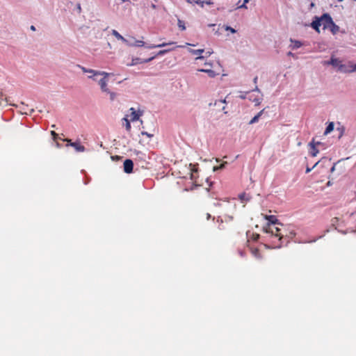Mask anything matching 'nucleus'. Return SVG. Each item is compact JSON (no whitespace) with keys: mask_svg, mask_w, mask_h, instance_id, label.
Instances as JSON below:
<instances>
[{"mask_svg":"<svg viewBox=\"0 0 356 356\" xmlns=\"http://www.w3.org/2000/svg\"><path fill=\"white\" fill-rule=\"evenodd\" d=\"M266 232L270 233L273 238L277 239V242H280V245L283 243H287L289 240L287 238H292L295 234L293 232H289L288 234L286 230L284 228V225L282 223L275 225H268L266 228Z\"/></svg>","mask_w":356,"mask_h":356,"instance_id":"nucleus-1","label":"nucleus"},{"mask_svg":"<svg viewBox=\"0 0 356 356\" xmlns=\"http://www.w3.org/2000/svg\"><path fill=\"white\" fill-rule=\"evenodd\" d=\"M318 19L320 20L321 26H323V29H327L330 26V23L332 22V17L327 13L323 14Z\"/></svg>","mask_w":356,"mask_h":356,"instance_id":"nucleus-2","label":"nucleus"},{"mask_svg":"<svg viewBox=\"0 0 356 356\" xmlns=\"http://www.w3.org/2000/svg\"><path fill=\"white\" fill-rule=\"evenodd\" d=\"M189 52L191 53L193 55L197 56V58H195L196 60H199V59L202 60L204 57L209 56L212 54L211 51H209L205 52V56H202L201 54L204 52V49H190Z\"/></svg>","mask_w":356,"mask_h":356,"instance_id":"nucleus-3","label":"nucleus"},{"mask_svg":"<svg viewBox=\"0 0 356 356\" xmlns=\"http://www.w3.org/2000/svg\"><path fill=\"white\" fill-rule=\"evenodd\" d=\"M322 145V143L321 142H316L315 143L314 142V139H313L309 144V146L310 147V154L312 156L314 157L316 156L319 151L318 149L316 148V146H319V145Z\"/></svg>","mask_w":356,"mask_h":356,"instance_id":"nucleus-4","label":"nucleus"},{"mask_svg":"<svg viewBox=\"0 0 356 356\" xmlns=\"http://www.w3.org/2000/svg\"><path fill=\"white\" fill-rule=\"evenodd\" d=\"M129 111L131 112L129 117L130 120L132 122L136 121L139 120L140 117L143 115V111L138 110L136 111L134 108H131L129 109Z\"/></svg>","mask_w":356,"mask_h":356,"instance_id":"nucleus-5","label":"nucleus"},{"mask_svg":"<svg viewBox=\"0 0 356 356\" xmlns=\"http://www.w3.org/2000/svg\"><path fill=\"white\" fill-rule=\"evenodd\" d=\"M154 58H155V56H152L151 58H149L145 59V60H142L140 58H133L132 60H131V63H127L126 65L127 66H133V65H137L138 63H148V62L152 60Z\"/></svg>","mask_w":356,"mask_h":356,"instance_id":"nucleus-6","label":"nucleus"},{"mask_svg":"<svg viewBox=\"0 0 356 356\" xmlns=\"http://www.w3.org/2000/svg\"><path fill=\"white\" fill-rule=\"evenodd\" d=\"M111 33L113 36H115L118 40H121L123 43L127 44V46H131L132 44L130 43L129 40L124 38L122 35H121L116 30H112Z\"/></svg>","mask_w":356,"mask_h":356,"instance_id":"nucleus-7","label":"nucleus"},{"mask_svg":"<svg viewBox=\"0 0 356 356\" xmlns=\"http://www.w3.org/2000/svg\"><path fill=\"white\" fill-rule=\"evenodd\" d=\"M134 163L131 159H126L124 161V170L126 173H131L133 171Z\"/></svg>","mask_w":356,"mask_h":356,"instance_id":"nucleus-8","label":"nucleus"},{"mask_svg":"<svg viewBox=\"0 0 356 356\" xmlns=\"http://www.w3.org/2000/svg\"><path fill=\"white\" fill-rule=\"evenodd\" d=\"M108 80L106 77H103L99 81V85L100 86L101 90L103 92H110V90L108 88L107 84Z\"/></svg>","mask_w":356,"mask_h":356,"instance_id":"nucleus-9","label":"nucleus"},{"mask_svg":"<svg viewBox=\"0 0 356 356\" xmlns=\"http://www.w3.org/2000/svg\"><path fill=\"white\" fill-rule=\"evenodd\" d=\"M338 71L343 73H351V63L349 62L347 64H340Z\"/></svg>","mask_w":356,"mask_h":356,"instance_id":"nucleus-10","label":"nucleus"},{"mask_svg":"<svg viewBox=\"0 0 356 356\" xmlns=\"http://www.w3.org/2000/svg\"><path fill=\"white\" fill-rule=\"evenodd\" d=\"M70 146L74 147L75 150L79 152H83L86 149L85 147L82 145L79 141L71 143Z\"/></svg>","mask_w":356,"mask_h":356,"instance_id":"nucleus-11","label":"nucleus"},{"mask_svg":"<svg viewBox=\"0 0 356 356\" xmlns=\"http://www.w3.org/2000/svg\"><path fill=\"white\" fill-rule=\"evenodd\" d=\"M329 65H332L333 67H337V70L339 69L340 64H342V61L338 58H334L333 56L331 58L330 60L327 63Z\"/></svg>","mask_w":356,"mask_h":356,"instance_id":"nucleus-12","label":"nucleus"},{"mask_svg":"<svg viewBox=\"0 0 356 356\" xmlns=\"http://www.w3.org/2000/svg\"><path fill=\"white\" fill-rule=\"evenodd\" d=\"M199 71L207 73L210 77H214L218 74V72H216L215 70H212L211 68H202V69L199 70Z\"/></svg>","mask_w":356,"mask_h":356,"instance_id":"nucleus-13","label":"nucleus"},{"mask_svg":"<svg viewBox=\"0 0 356 356\" xmlns=\"http://www.w3.org/2000/svg\"><path fill=\"white\" fill-rule=\"evenodd\" d=\"M175 42H163L161 44H152V45H147L146 46V48L147 49H154V48H159V47H165L167 45H170V44H174Z\"/></svg>","mask_w":356,"mask_h":356,"instance_id":"nucleus-14","label":"nucleus"},{"mask_svg":"<svg viewBox=\"0 0 356 356\" xmlns=\"http://www.w3.org/2000/svg\"><path fill=\"white\" fill-rule=\"evenodd\" d=\"M327 29L332 32V34H336L339 31V26H337L333 21L330 23V26Z\"/></svg>","mask_w":356,"mask_h":356,"instance_id":"nucleus-15","label":"nucleus"},{"mask_svg":"<svg viewBox=\"0 0 356 356\" xmlns=\"http://www.w3.org/2000/svg\"><path fill=\"white\" fill-rule=\"evenodd\" d=\"M265 218L269 222L268 225L279 224L278 220L275 216H266Z\"/></svg>","mask_w":356,"mask_h":356,"instance_id":"nucleus-16","label":"nucleus"},{"mask_svg":"<svg viewBox=\"0 0 356 356\" xmlns=\"http://www.w3.org/2000/svg\"><path fill=\"white\" fill-rule=\"evenodd\" d=\"M250 249V252H251L252 254L255 258L259 259L261 257L260 250L257 248L251 247Z\"/></svg>","mask_w":356,"mask_h":356,"instance_id":"nucleus-17","label":"nucleus"},{"mask_svg":"<svg viewBox=\"0 0 356 356\" xmlns=\"http://www.w3.org/2000/svg\"><path fill=\"white\" fill-rule=\"evenodd\" d=\"M321 26V24L320 22V20L318 17H316V19L313 21L312 23V27L315 29L318 33H320L319 27Z\"/></svg>","mask_w":356,"mask_h":356,"instance_id":"nucleus-18","label":"nucleus"},{"mask_svg":"<svg viewBox=\"0 0 356 356\" xmlns=\"http://www.w3.org/2000/svg\"><path fill=\"white\" fill-rule=\"evenodd\" d=\"M195 2L198 4L200 7L203 8L204 4L212 5L213 2L211 0H195Z\"/></svg>","mask_w":356,"mask_h":356,"instance_id":"nucleus-19","label":"nucleus"},{"mask_svg":"<svg viewBox=\"0 0 356 356\" xmlns=\"http://www.w3.org/2000/svg\"><path fill=\"white\" fill-rule=\"evenodd\" d=\"M264 109L261 110V111H259L250 121V124H254L255 122H257L259 118L261 116L263 112H264Z\"/></svg>","mask_w":356,"mask_h":356,"instance_id":"nucleus-20","label":"nucleus"},{"mask_svg":"<svg viewBox=\"0 0 356 356\" xmlns=\"http://www.w3.org/2000/svg\"><path fill=\"white\" fill-rule=\"evenodd\" d=\"M291 42L293 44V45H292L293 49H298L302 45V42L298 40H293L291 39Z\"/></svg>","mask_w":356,"mask_h":356,"instance_id":"nucleus-21","label":"nucleus"},{"mask_svg":"<svg viewBox=\"0 0 356 356\" xmlns=\"http://www.w3.org/2000/svg\"><path fill=\"white\" fill-rule=\"evenodd\" d=\"M81 69L82 70V71L85 73H90L92 74V76H95V75H97V73H99L98 71H95L94 70H91V69H87L84 67H80Z\"/></svg>","mask_w":356,"mask_h":356,"instance_id":"nucleus-22","label":"nucleus"},{"mask_svg":"<svg viewBox=\"0 0 356 356\" xmlns=\"http://www.w3.org/2000/svg\"><path fill=\"white\" fill-rule=\"evenodd\" d=\"M123 121H124L125 122V129L126 130L129 132L131 129V123H130V121L129 120H128V118L127 117L124 118L122 119Z\"/></svg>","mask_w":356,"mask_h":356,"instance_id":"nucleus-23","label":"nucleus"},{"mask_svg":"<svg viewBox=\"0 0 356 356\" xmlns=\"http://www.w3.org/2000/svg\"><path fill=\"white\" fill-rule=\"evenodd\" d=\"M197 168H195V165H193L191 163L189 164V174L191 176V179H193V172H197Z\"/></svg>","mask_w":356,"mask_h":356,"instance_id":"nucleus-24","label":"nucleus"},{"mask_svg":"<svg viewBox=\"0 0 356 356\" xmlns=\"http://www.w3.org/2000/svg\"><path fill=\"white\" fill-rule=\"evenodd\" d=\"M333 129H334V123H333V122H330V123L327 125V127H326L324 134H325V135L328 134L329 133H330L331 131H333Z\"/></svg>","mask_w":356,"mask_h":356,"instance_id":"nucleus-25","label":"nucleus"},{"mask_svg":"<svg viewBox=\"0 0 356 356\" xmlns=\"http://www.w3.org/2000/svg\"><path fill=\"white\" fill-rule=\"evenodd\" d=\"M130 43L132 44L131 46H135V47H143L145 45V42L143 40H134V42H130Z\"/></svg>","mask_w":356,"mask_h":356,"instance_id":"nucleus-26","label":"nucleus"},{"mask_svg":"<svg viewBox=\"0 0 356 356\" xmlns=\"http://www.w3.org/2000/svg\"><path fill=\"white\" fill-rule=\"evenodd\" d=\"M178 26L181 31H184L186 29V26L184 22L180 19H178Z\"/></svg>","mask_w":356,"mask_h":356,"instance_id":"nucleus-27","label":"nucleus"},{"mask_svg":"<svg viewBox=\"0 0 356 356\" xmlns=\"http://www.w3.org/2000/svg\"><path fill=\"white\" fill-rule=\"evenodd\" d=\"M227 163V162H224V163H221L219 166H214L213 171H216L218 170H221V169L224 168Z\"/></svg>","mask_w":356,"mask_h":356,"instance_id":"nucleus-28","label":"nucleus"},{"mask_svg":"<svg viewBox=\"0 0 356 356\" xmlns=\"http://www.w3.org/2000/svg\"><path fill=\"white\" fill-rule=\"evenodd\" d=\"M106 93L109 95L111 101H113L115 99V97H117V94L111 90H110V92H106Z\"/></svg>","mask_w":356,"mask_h":356,"instance_id":"nucleus-29","label":"nucleus"},{"mask_svg":"<svg viewBox=\"0 0 356 356\" xmlns=\"http://www.w3.org/2000/svg\"><path fill=\"white\" fill-rule=\"evenodd\" d=\"M246 194L245 193H242V194H240L239 195V199L243 202V201H248L249 200L248 197H246Z\"/></svg>","mask_w":356,"mask_h":356,"instance_id":"nucleus-30","label":"nucleus"},{"mask_svg":"<svg viewBox=\"0 0 356 356\" xmlns=\"http://www.w3.org/2000/svg\"><path fill=\"white\" fill-rule=\"evenodd\" d=\"M173 49H174V48L170 49H163V50H161V51H159L158 52L157 55H163V54H165L168 53V51H172Z\"/></svg>","mask_w":356,"mask_h":356,"instance_id":"nucleus-31","label":"nucleus"},{"mask_svg":"<svg viewBox=\"0 0 356 356\" xmlns=\"http://www.w3.org/2000/svg\"><path fill=\"white\" fill-rule=\"evenodd\" d=\"M99 73H97V75H103L104 77H106V79H107V77L109 76V73H107L106 72H100V71H98Z\"/></svg>","mask_w":356,"mask_h":356,"instance_id":"nucleus-32","label":"nucleus"},{"mask_svg":"<svg viewBox=\"0 0 356 356\" xmlns=\"http://www.w3.org/2000/svg\"><path fill=\"white\" fill-rule=\"evenodd\" d=\"M249 1V0H244L243 3L238 7V8H247L245 4Z\"/></svg>","mask_w":356,"mask_h":356,"instance_id":"nucleus-33","label":"nucleus"},{"mask_svg":"<svg viewBox=\"0 0 356 356\" xmlns=\"http://www.w3.org/2000/svg\"><path fill=\"white\" fill-rule=\"evenodd\" d=\"M141 134H142L143 136H147L148 138H152V137H153V134H149V133H147V131H142V132H141Z\"/></svg>","mask_w":356,"mask_h":356,"instance_id":"nucleus-34","label":"nucleus"},{"mask_svg":"<svg viewBox=\"0 0 356 356\" xmlns=\"http://www.w3.org/2000/svg\"><path fill=\"white\" fill-rule=\"evenodd\" d=\"M225 30H227V31H230V32H232V33H236V30H235L234 29L232 28L231 26H227V27L225 28Z\"/></svg>","mask_w":356,"mask_h":356,"instance_id":"nucleus-35","label":"nucleus"},{"mask_svg":"<svg viewBox=\"0 0 356 356\" xmlns=\"http://www.w3.org/2000/svg\"><path fill=\"white\" fill-rule=\"evenodd\" d=\"M51 135L53 136V139L54 140H56L57 139L58 134L54 131H51Z\"/></svg>","mask_w":356,"mask_h":356,"instance_id":"nucleus-36","label":"nucleus"},{"mask_svg":"<svg viewBox=\"0 0 356 356\" xmlns=\"http://www.w3.org/2000/svg\"><path fill=\"white\" fill-rule=\"evenodd\" d=\"M252 101L255 103L256 106L260 104L261 103L260 99H254Z\"/></svg>","mask_w":356,"mask_h":356,"instance_id":"nucleus-37","label":"nucleus"},{"mask_svg":"<svg viewBox=\"0 0 356 356\" xmlns=\"http://www.w3.org/2000/svg\"><path fill=\"white\" fill-rule=\"evenodd\" d=\"M318 162L316 163V164L313 166L312 168H307L306 172L309 173L314 168H315L318 165Z\"/></svg>","mask_w":356,"mask_h":356,"instance_id":"nucleus-38","label":"nucleus"},{"mask_svg":"<svg viewBox=\"0 0 356 356\" xmlns=\"http://www.w3.org/2000/svg\"><path fill=\"white\" fill-rule=\"evenodd\" d=\"M356 72V64L353 65L351 63V72Z\"/></svg>","mask_w":356,"mask_h":356,"instance_id":"nucleus-39","label":"nucleus"},{"mask_svg":"<svg viewBox=\"0 0 356 356\" xmlns=\"http://www.w3.org/2000/svg\"><path fill=\"white\" fill-rule=\"evenodd\" d=\"M225 104V100H219L218 102H216L215 103V105H217V104Z\"/></svg>","mask_w":356,"mask_h":356,"instance_id":"nucleus-40","label":"nucleus"},{"mask_svg":"<svg viewBox=\"0 0 356 356\" xmlns=\"http://www.w3.org/2000/svg\"><path fill=\"white\" fill-rule=\"evenodd\" d=\"M63 141L67 142L68 143L67 145H70V143H72V140L68 138L63 139Z\"/></svg>","mask_w":356,"mask_h":356,"instance_id":"nucleus-41","label":"nucleus"},{"mask_svg":"<svg viewBox=\"0 0 356 356\" xmlns=\"http://www.w3.org/2000/svg\"><path fill=\"white\" fill-rule=\"evenodd\" d=\"M204 66H205V67H204V68H210V67H211V64H210V63H204Z\"/></svg>","mask_w":356,"mask_h":356,"instance_id":"nucleus-42","label":"nucleus"},{"mask_svg":"<svg viewBox=\"0 0 356 356\" xmlns=\"http://www.w3.org/2000/svg\"><path fill=\"white\" fill-rule=\"evenodd\" d=\"M30 29L31 31H35V27L33 25L31 26Z\"/></svg>","mask_w":356,"mask_h":356,"instance_id":"nucleus-43","label":"nucleus"},{"mask_svg":"<svg viewBox=\"0 0 356 356\" xmlns=\"http://www.w3.org/2000/svg\"><path fill=\"white\" fill-rule=\"evenodd\" d=\"M257 79H258V77L256 76L254 79V82L256 83L257 81Z\"/></svg>","mask_w":356,"mask_h":356,"instance_id":"nucleus-44","label":"nucleus"},{"mask_svg":"<svg viewBox=\"0 0 356 356\" xmlns=\"http://www.w3.org/2000/svg\"><path fill=\"white\" fill-rule=\"evenodd\" d=\"M288 55H289V56H293V53H291V52H289V53H288Z\"/></svg>","mask_w":356,"mask_h":356,"instance_id":"nucleus-45","label":"nucleus"},{"mask_svg":"<svg viewBox=\"0 0 356 356\" xmlns=\"http://www.w3.org/2000/svg\"><path fill=\"white\" fill-rule=\"evenodd\" d=\"M152 8H156V6L154 4H152Z\"/></svg>","mask_w":356,"mask_h":356,"instance_id":"nucleus-46","label":"nucleus"},{"mask_svg":"<svg viewBox=\"0 0 356 356\" xmlns=\"http://www.w3.org/2000/svg\"><path fill=\"white\" fill-rule=\"evenodd\" d=\"M51 127H52V128H55V127H56V125H55V124H53V125H51Z\"/></svg>","mask_w":356,"mask_h":356,"instance_id":"nucleus-47","label":"nucleus"},{"mask_svg":"<svg viewBox=\"0 0 356 356\" xmlns=\"http://www.w3.org/2000/svg\"><path fill=\"white\" fill-rule=\"evenodd\" d=\"M225 108V106H222V110L224 111Z\"/></svg>","mask_w":356,"mask_h":356,"instance_id":"nucleus-48","label":"nucleus"},{"mask_svg":"<svg viewBox=\"0 0 356 356\" xmlns=\"http://www.w3.org/2000/svg\"><path fill=\"white\" fill-rule=\"evenodd\" d=\"M334 170V167L333 166L331 169L332 171H333Z\"/></svg>","mask_w":356,"mask_h":356,"instance_id":"nucleus-49","label":"nucleus"},{"mask_svg":"<svg viewBox=\"0 0 356 356\" xmlns=\"http://www.w3.org/2000/svg\"><path fill=\"white\" fill-rule=\"evenodd\" d=\"M187 45H191V44L189 43H186ZM193 46H195L194 44H192Z\"/></svg>","mask_w":356,"mask_h":356,"instance_id":"nucleus-50","label":"nucleus"},{"mask_svg":"<svg viewBox=\"0 0 356 356\" xmlns=\"http://www.w3.org/2000/svg\"><path fill=\"white\" fill-rule=\"evenodd\" d=\"M187 2L191 3L190 0H186Z\"/></svg>","mask_w":356,"mask_h":356,"instance_id":"nucleus-51","label":"nucleus"}]
</instances>
